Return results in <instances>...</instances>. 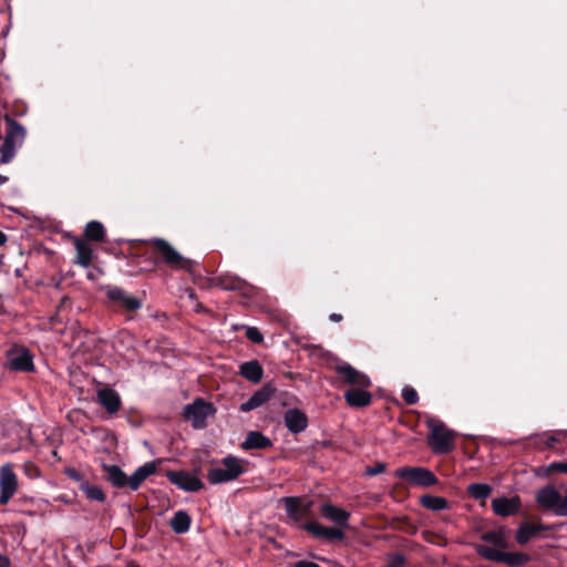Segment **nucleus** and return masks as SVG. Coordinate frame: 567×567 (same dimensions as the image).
Returning a JSON list of instances; mask_svg holds the SVG:
<instances>
[{
	"mask_svg": "<svg viewBox=\"0 0 567 567\" xmlns=\"http://www.w3.org/2000/svg\"><path fill=\"white\" fill-rule=\"evenodd\" d=\"M426 424L430 429L429 445L433 452L436 454L450 453L455 445V432L436 419L427 420Z\"/></svg>",
	"mask_w": 567,
	"mask_h": 567,
	"instance_id": "f257e3e1",
	"label": "nucleus"
},
{
	"mask_svg": "<svg viewBox=\"0 0 567 567\" xmlns=\"http://www.w3.org/2000/svg\"><path fill=\"white\" fill-rule=\"evenodd\" d=\"M246 462L235 456L223 458L219 465L208 470L207 480L210 484H223L235 481L244 473Z\"/></svg>",
	"mask_w": 567,
	"mask_h": 567,
	"instance_id": "f03ea898",
	"label": "nucleus"
},
{
	"mask_svg": "<svg viewBox=\"0 0 567 567\" xmlns=\"http://www.w3.org/2000/svg\"><path fill=\"white\" fill-rule=\"evenodd\" d=\"M7 123L8 127L6 131V136L0 147L1 164H8L13 159L18 148L21 147L25 137V131L19 123L9 118L7 120Z\"/></svg>",
	"mask_w": 567,
	"mask_h": 567,
	"instance_id": "7ed1b4c3",
	"label": "nucleus"
},
{
	"mask_svg": "<svg viewBox=\"0 0 567 567\" xmlns=\"http://www.w3.org/2000/svg\"><path fill=\"white\" fill-rule=\"evenodd\" d=\"M476 553L491 561L503 563L511 567H517L527 564L530 560V556L524 553H509L501 549H493L486 545H475Z\"/></svg>",
	"mask_w": 567,
	"mask_h": 567,
	"instance_id": "20e7f679",
	"label": "nucleus"
},
{
	"mask_svg": "<svg viewBox=\"0 0 567 567\" xmlns=\"http://www.w3.org/2000/svg\"><path fill=\"white\" fill-rule=\"evenodd\" d=\"M394 476L414 486L429 487L437 483L436 476L425 467L403 466L394 471Z\"/></svg>",
	"mask_w": 567,
	"mask_h": 567,
	"instance_id": "39448f33",
	"label": "nucleus"
},
{
	"mask_svg": "<svg viewBox=\"0 0 567 567\" xmlns=\"http://www.w3.org/2000/svg\"><path fill=\"white\" fill-rule=\"evenodd\" d=\"M19 488L18 476L12 463H6L0 467V505H6L14 496Z\"/></svg>",
	"mask_w": 567,
	"mask_h": 567,
	"instance_id": "423d86ee",
	"label": "nucleus"
},
{
	"mask_svg": "<svg viewBox=\"0 0 567 567\" xmlns=\"http://www.w3.org/2000/svg\"><path fill=\"white\" fill-rule=\"evenodd\" d=\"M214 413V406L200 399L195 400L192 404L186 405L184 409L185 419L190 421L195 429L205 427L207 419L213 416Z\"/></svg>",
	"mask_w": 567,
	"mask_h": 567,
	"instance_id": "0eeeda50",
	"label": "nucleus"
},
{
	"mask_svg": "<svg viewBox=\"0 0 567 567\" xmlns=\"http://www.w3.org/2000/svg\"><path fill=\"white\" fill-rule=\"evenodd\" d=\"M164 262L173 269H188L192 261L184 258L169 243L155 238L152 240Z\"/></svg>",
	"mask_w": 567,
	"mask_h": 567,
	"instance_id": "6e6552de",
	"label": "nucleus"
},
{
	"mask_svg": "<svg viewBox=\"0 0 567 567\" xmlns=\"http://www.w3.org/2000/svg\"><path fill=\"white\" fill-rule=\"evenodd\" d=\"M535 499L542 508L550 511L557 516L561 515L563 491L560 492L554 486H545L537 491Z\"/></svg>",
	"mask_w": 567,
	"mask_h": 567,
	"instance_id": "1a4fd4ad",
	"label": "nucleus"
},
{
	"mask_svg": "<svg viewBox=\"0 0 567 567\" xmlns=\"http://www.w3.org/2000/svg\"><path fill=\"white\" fill-rule=\"evenodd\" d=\"M7 360L10 369L21 372H32L34 370L33 355L24 347H13L7 352Z\"/></svg>",
	"mask_w": 567,
	"mask_h": 567,
	"instance_id": "9d476101",
	"label": "nucleus"
},
{
	"mask_svg": "<svg viewBox=\"0 0 567 567\" xmlns=\"http://www.w3.org/2000/svg\"><path fill=\"white\" fill-rule=\"evenodd\" d=\"M282 502L290 522L297 523L310 516L312 502L299 497H284Z\"/></svg>",
	"mask_w": 567,
	"mask_h": 567,
	"instance_id": "9b49d317",
	"label": "nucleus"
},
{
	"mask_svg": "<svg viewBox=\"0 0 567 567\" xmlns=\"http://www.w3.org/2000/svg\"><path fill=\"white\" fill-rule=\"evenodd\" d=\"M167 477L171 483L186 492H197L203 488V482L194 474L187 472H168Z\"/></svg>",
	"mask_w": 567,
	"mask_h": 567,
	"instance_id": "f8f14e48",
	"label": "nucleus"
},
{
	"mask_svg": "<svg viewBox=\"0 0 567 567\" xmlns=\"http://www.w3.org/2000/svg\"><path fill=\"white\" fill-rule=\"evenodd\" d=\"M339 377L347 383L358 388H369L370 379L350 364H340L336 368Z\"/></svg>",
	"mask_w": 567,
	"mask_h": 567,
	"instance_id": "ddd939ff",
	"label": "nucleus"
},
{
	"mask_svg": "<svg viewBox=\"0 0 567 567\" xmlns=\"http://www.w3.org/2000/svg\"><path fill=\"white\" fill-rule=\"evenodd\" d=\"M96 401L110 415L116 414L122 406L120 394L111 388L100 389L96 394Z\"/></svg>",
	"mask_w": 567,
	"mask_h": 567,
	"instance_id": "4468645a",
	"label": "nucleus"
},
{
	"mask_svg": "<svg viewBox=\"0 0 567 567\" xmlns=\"http://www.w3.org/2000/svg\"><path fill=\"white\" fill-rule=\"evenodd\" d=\"M520 507V499L518 496L512 498L497 497L492 501L493 512L502 517L514 515Z\"/></svg>",
	"mask_w": 567,
	"mask_h": 567,
	"instance_id": "2eb2a0df",
	"label": "nucleus"
},
{
	"mask_svg": "<svg viewBox=\"0 0 567 567\" xmlns=\"http://www.w3.org/2000/svg\"><path fill=\"white\" fill-rule=\"evenodd\" d=\"M284 419L287 429L295 434L305 431L308 426V417L299 409H290L286 411Z\"/></svg>",
	"mask_w": 567,
	"mask_h": 567,
	"instance_id": "dca6fc26",
	"label": "nucleus"
},
{
	"mask_svg": "<svg viewBox=\"0 0 567 567\" xmlns=\"http://www.w3.org/2000/svg\"><path fill=\"white\" fill-rule=\"evenodd\" d=\"M481 539L486 543V546H489L493 549L504 550L508 544L507 532L504 527H497L482 533Z\"/></svg>",
	"mask_w": 567,
	"mask_h": 567,
	"instance_id": "f3484780",
	"label": "nucleus"
},
{
	"mask_svg": "<svg viewBox=\"0 0 567 567\" xmlns=\"http://www.w3.org/2000/svg\"><path fill=\"white\" fill-rule=\"evenodd\" d=\"M274 393V389L270 385H265L257 390L246 402L241 403L240 410L243 412L252 411L266 402H268Z\"/></svg>",
	"mask_w": 567,
	"mask_h": 567,
	"instance_id": "a211bd4d",
	"label": "nucleus"
},
{
	"mask_svg": "<svg viewBox=\"0 0 567 567\" xmlns=\"http://www.w3.org/2000/svg\"><path fill=\"white\" fill-rule=\"evenodd\" d=\"M107 297L120 302L125 309L134 311L141 308V301L132 295L126 293L123 289L114 287L109 289Z\"/></svg>",
	"mask_w": 567,
	"mask_h": 567,
	"instance_id": "6ab92c4d",
	"label": "nucleus"
},
{
	"mask_svg": "<svg viewBox=\"0 0 567 567\" xmlns=\"http://www.w3.org/2000/svg\"><path fill=\"white\" fill-rule=\"evenodd\" d=\"M157 470L155 461L147 462L140 466L131 476H128L130 488L136 491L141 484Z\"/></svg>",
	"mask_w": 567,
	"mask_h": 567,
	"instance_id": "aec40b11",
	"label": "nucleus"
},
{
	"mask_svg": "<svg viewBox=\"0 0 567 567\" xmlns=\"http://www.w3.org/2000/svg\"><path fill=\"white\" fill-rule=\"evenodd\" d=\"M106 480L115 487L123 488L128 486V476L117 465H103Z\"/></svg>",
	"mask_w": 567,
	"mask_h": 567,
	"instance_id": "412c9836",
	"label": "nucleus"
},
{
	"mask_svg": "<svg viewBox=\"0 0 567 567\" xmlns=\"http://www.w3.org/2000/svg\"><path fill=\"white\" fill-rule=\"evenodd\" d=\"M271 446V441L262 433L251 431L247 434L246 440L241 443L244 450H265Z\"/></svg>",
	"mask_w": 567,
	"mask_h": 567,
	"instance_id": "4be33fe9",
	"label": "nucleus"
},
{
	"mask_svg": "<svg viewBox=\"0 0 567 567\" xmlns=\"http://www.w3.org/2000/svg\"><path fill=\"white\" fill-rule=\"evenodd\" d=\"M365 388L352 389L344 393V400L350 406H365L371 402V394L364 390Z\"/></svg>",
	"mask_w": 567,
	"mask_h": 567,
	"instance_id": "5701e85b",
	"label": "nucleus"
},
{
	"mask_svg": "<svg viewBox=\"0 0 567 567\" xmlns=\"http://www.w3.org/2000/svg\"><path fill=\"white\" fill-rule=\"evenodd\" d=\"M321 513L322 515L336 523V524H341V525H344L350 516V514L342 509V508H338V507H334L333 505L329 504V503H324L321 505Z\"/></svg>",
	"mask_w": 567,
	"mask_h": 567,
	"instance_id": "b1692460",
	"label": "nucleus"
},
{
	"mask_svg": "<svg viewBox=\"0 0 567 567\" xmlns=\"http://www.w3.org/2000/svg\"><path fill=\"white\" fill-rule=\"evenodd\" d=\"M76 262L82 267H89L93 259V248L82 239H75Z\"/></svg>",
	"mask_w": 567,
	"mask_h": 567,
	"instance_id": "393cba45",
	"label": "nucleus"
},
{
	"mask_svg": "<svg viewBox=\"0 0 567 567\" xmlns=\"http://www.w3.org/2000/svg\"><path fill=\"white\" fill-rule=\"evenodd\" d=\"M240 374L254 383H258L262 378V368L256 360L245 362L240 365Z\"/></svg>",
	"mask_w": 567,
	"mask_h": 567,
	"instance_id": "a878e982",
	"label": "nucleus"
},
{
	"mask_svg": "<svg viewBox=\"0 0 567 567\" xmlns=\"http://www.w3.org/2000/svg\"><path fill=\"white\" fill-rule=\"evenodd\" d=\"M543 526H537L530 523L522 524L516 532V540L518 544L524 545L528 543L538 532L544 530Z\"/></svg>",
	"mask_w": 567,
	"mask_h": 567,
	"instance_id": "bb28decb",
	"label": "nucleus"
},
{
	"mask_svg": "<svg viewBox=\"0 0 567 567\" xmlns=\"http://www.w3.org/2000/svg\"><path fill=\"white\" fill-rule=\"evenodd\" d=\"M171 527L176 534H184L190 527V517L184 511H178L171 519Z\"/></svg>",
	"mask_w": 567,
	"mask_h": 567,
	"instance_id": "cd10ccee",
	"label": "nucleus"
},
{
	"mask_svg": "<svg viewBox=\"0 0 567 567\" xmlns=\"http://www.w3.org/2000/svg\"><path fill=\"white\" fill-rule=\"evenodd\" d=\"M421 505L430 511H443L449 507V502L441 496L424 495L420 498Z\"/></svg>",
	"mask_w": 567,
	"mask_h": 567,
	"instance_id": "c85d7f7f",
	"label": "nucleus"
},
{
	"mask_svg": "<svg viewBox=\"0 0 567 567\" xmlns=\"http://www.w3.org/2000/svg\"><path fill=\"white\" fill-rule=\"evenodd\" d=\"M567 437V431H556L553 433H544L535 436V444L544 443L547 447H553L555 443L560 442Z\"/></svg>",
	"mask_w": 567,
	"mask_h": 567,
	"instance_id": "c756f323",
	"label": "nucleus"
},
{
	"mask_svg": "<svg viewBox=\"0 0 567 567\" xmlns=\"http://www.w3.org/2000/svg\"><path fill=\"white\" fill-rule=\"evenodd\" d=\"M80 489L85 494V496L89 499L96 501L100 503L105 501V494L99 485H92L86 481L82 482V484L80 485Z\"/></svg>",
	"mask_w": 567,
	"mask_h": 567,
	"instance_id": "7c9ffc66",
	"label": "nucleus"
},
{
	"mask_svg": "<svg viewBox=\"0 0 567 567\" xmlns=\"http://www.w3.org/2000/svg\"><path fill=\"white\" fill-rule=\"evenodd\" d=\"M85 236L90 240L102 241L105 236V230L100 221H90L85 227Z\"/></svg>",
	"mask_w": 567,
	"mask_h": 567,
	"instance_id": "2f4dec72",
	"label": "nucleus"
},
{
	"mask_svg": "<svg viewBox=\"0 0 567 567\" xmlns=\"http://www.w3.org/2000/svg\"><path fill=\"white\" fill-rule=\"evenodd\" d=\"M467 492L475 499H485L491 495L492 487L488 484L475 483L468 486Z\"/></svg>",
	"mask_w": 567,
	"mask_h": 567,
	"instance_id": "473e14b6",
	"label": "nucleus"
},
{
	"mask_svg": "<svg viewBox=\"0 0 567 567\" xmlns=\"http://www.w3.org/2000/svg\"><path fill=\"white\" fill-rule=\"evenodd\" d=\"M303 528L306 530H308L309 533H311L313 536L318 537V538H322L323 537V533H324V529L326 527L316 523V522H310V523H306L303 525Z\"/></svg>",
	"mask_w": 567,
	"mask_h": 567,
	"instance_id": "72a5a7b5",
	"label": "nucleus"
},
{
	"mask_svg": "<svg viewBox=\"0 0 567 567\" xmlns=\"http://www.w3.org/2000/svg\"><path fill=\"white\" fill-rule=\"evenodd\" d=\"M344 537V533L340 528L336 527H326L323 537L328 540H340Z\"/></svg>",
	"mask_w": 567,
	"mask_h": 567,
	"instance_id": "f704fd0d",
	"label": "nucleus"
},
{
	"mask_svg": "<svg viewBox=\"0 0 567 567\" xmlns=\"http://www.w3.org/2000/svg\"><path fill=\"white\" fill-rule=\"evenodd\" d=\"M402 398L408 404H415L419 400V395L412 386L403 388Z\"/></svg>",
	"mask_w": 567,
	"mask_h": 567,
	"instance_id": "c9c22d12",
	"label": "nucleus"
},
{
	"mask_svg": "<svg viewBox=\"0 0 567 567\" xmlns=\"http://www.w3.org/2000/svg\"><path fill=\"white\" fill-rule=\"evenodd\" d=\"M246 337L255 343H260L264 340L261 332L256 327H248L246 329Z\"/></svg>",
	"mask_w": 567,
	"mask_h": 567,
	"instance_id": "e433bc0d",
	"label": "nucleus"
},
{
	"mask_svg": "<svg viewBox=\"0 0 567 567\" xmlns=\"http://www.w3.org/2000/svg\"><path fill=\"white\" fill-rule=\"evenodd\" d=\"M547 472H561L567 474V463L564 462H553L547 466Z\"/></svg>",
	"mask_w": 567,
	"mask_h": 567,
	"instance_id": "4c0bfd02",
	"label": "nucleus"
},
{
	"mask_svg": "<svg viewBox=\"0 0 567 567\" xmlns=\"http://www.w3.org/2000/svg\"><path fill=\"white\" fill-rule=\"evenodd\" d=\"M65 474L73 481L78 482L80 485L82 484V482H86V480H84L82 477V475L75 470V468H68L65 471Z\"/></svg>",
	"mask_w": 567,
	"mask_h": 567,
	"instance_id": "58836bf2",
	"label": "nucleus"
},
{
	"mask_svg": "<svg viewBox=\"0 0 567 567\" xmlns=\"http://www.w3.org/2000/svg\"><path fill=\"white\" fill-rule=\"evenodd\" d=\"M384 471H385V465L383 463H378L373 467H368L367 468V474L370 475V476H374V475H378L380 473H383Z\"/></svg>",
	"mask_w": 567,
	"mask_h": 567,
	"instance_id": "ea45409f",
	"label": "nucleus"
},
{
	"mask_svg": "<svg viewBox=\"0 0 567 567\" xmlns=\"http://www.w3.org/2000/svg\"><path fill=\"white\" fill-rule=\"evenodd\" d=\"M561 491H563V501H561L563 508H560V511H561L560 516H567V485L561 486Z\"/></svg>",
	"mask_w": 567,
	"mask_h": 567,
	"instance_id": "a19ab883",
	"label": "nucleus"
},
{
	"mask_svg": "<svg viewBox=\"0 0 567 567\" xmlns=\"http://www.w3.org/2000/svg\"><path fill=\"white\" fill-rule=\"evenodd\" d=\"M293 567H320V566L312 561L301 560V561L296 563Z\"/></svg>",
	"mask_w": 567,
	"mask_h": 567,
	"instance_id": "79ce46f5",
	"label": "nucleus"
},
{
	"mask_svg": "<svg viewBox=\"0 0 567 567\" xmlns=\"http://www.w3.org/2000/svg\"><path fill=\"white\" fill-rule=\"evenodd\" d=\"M0 567H10V560L3 555H0Z\"/></svg>",
	"mask_w": 567,
	"mask_h": 567,
	"instance_id": "37998d69",
	"label": "nucleus"
},
{
	"mask_svg": "<svg viewBox=\"0 0 567 567\" xmlns=\"http://www.w3.org/2000/svg\"><path fill=\"white\" fill-rule=\"evenodd\" d=\"M341 319H342V317L339 313H331L330 315V320L331 321L339 322Z\"/></svg>",
	"mask_w": 567,
	"mask_h": 567,
	"instance_id": "c03bdc74",
	"label": "nucleus"
},
{
	"mask_svg": "<svg viewBox=\"0 0 567 567\" xmlns=\"http://www.w3.org/2000/svg\"><path fill=\"white\" fill-rule=\"evenodd\" d=\"M7 241L6 235L0 230V246Z\"/></svg>",
	"mask_w": 567,
	"mask_h": 567,
	"instance_id": "a18cd8bd",
	"label": "nucleus"
},
{
	"mask_svg": "<svg viewBox=\"0 0 567 567\" xmlns=\"http://www.w3.org/2000/svg\"><path fill=\"white\" fill-rule=\"evenodd\" d=\"M7 182H8V177L2 175V174H0V186L6 184Z\"/></svg>",
	"mask_w": 567,
	"mask_h": 567,
	"instance_id": "49530a36",
	"label": "nucleus"
}]
</instances>
